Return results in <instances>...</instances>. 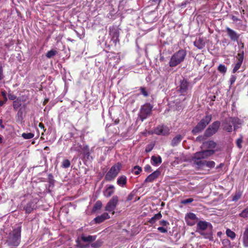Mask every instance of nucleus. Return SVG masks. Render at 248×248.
I'll return each instance as SVG.
<instances>
[{
    "mask_svg": "<svg viewBox=\"0 0 248 248\" xmlns=\"http://www.w3.org/2000/svg\"><path fill=\"white\" fill-rule=\"evenodd\" d=\"M187 54L186 51L180 49L175 52L170 57L169 65L170 67H175L183 62Z\"/></svg>",
    "mask_w": 248,
    "mask_h": 248,
    "instance_id": "f257e3e1",
    "label": "nucleus"
},
{
    "mask_svg": "<svg viewBox=\"0 0 248 248\" xmlns=\"http://www.w3.org/2000/svg\"><path fill=\"white\" fill-rule=\"evenodd\" d=\"M212 118L211 114H206L193 128L192 130L193 134L195 135L202 132L211 122Z\"/></svg>",
    "mask_w": 248,
    "mask_h": 248,
    "instance_id": "f03ea898",
    "label": "nucleus"
},
{
    "mask_svg": "<svg viewBox=\"0 0 248 248\" xmlns=\"http://www.w3.org/2000/svg\"><path fill=\"white\" fill-rule=\"evenodd\" d=\"M122 167V165L120 162H117L114 164L105 175V180L107 181L113 180L120 172Z\"/></svg>",
    "mask_w": 248,
    "mask_h": 248,
    "instance_id": "7ed1b4c3",
    "label": "nucleus"
},
{
    "mask_svg": "<svg viewBox=\"0 0 248 248\" xmlns=\"http://www.w3.org/2000/svg\"><path fill=\"white\" fill-rule=\"evenodd\" d=\"M153 106L147 103L141 106L139 117L142 122L152 114Z\"/></svg>",
    "mask_w": 248,
    "mask_h": 248,
    "instance_id": "20e7f679",
    "label": "nucleus"
},
{
    "mask_svg": "<svg viewBox=\"0 0 248 248\" xmlns=\"http://www.w3.org/2000/svg\"><path fill=\"white\" fill-rule=\"evenodd\" d=\"M21 227H18L14 230L12 236L9 239V245L10 246L17 247L20 241Z\"/></svg>",
    "mask_w": 248,
    "mask_h": 248,
    "instance_id": "39448f33",
    "label": "nucleus"
},
{
    "mask_svg": "<svg viewBox=\"0 0 248 248\" xmlns=\"http://www.w3.org/2000/svg\"><path fill=\"white\" fill-rule=\"evenodd\" d=\"M239 119L235 117H229L226 118L222 123L223 130L231 132L232 130V126L235 128V125L238 121ZM235 128H234L235 129Z\"/></svg>",
    "mask_w": 248,
    "mask_h": 248,
    "instance_id": "423d86ee",
    "label": "nucleus"
},
{
    "mask_svg": "<svg viewBox=\"0 0 248 248\" xmlns=\"http://www.w3.org/2000/svg\"><path fill=\"white\" fill-rule=\"evenodd\" d=\"M119 202V198L117 196H113L108 202L105 207L106 211L110 213L112 215L115 214V209H116Z\"/></svg>",
    "mask_w": 248,
    "mask_h": 248,
    "instance_id": "0eeeda50",
    "label": "nucleus"
},
{
    "mask_svg": "<svg viewBox=\"0 0 248 248\" xmlns=\"http://www.w3.org/2000/svg\"><path fill=\"white\" fill-rule=\"evenodd\" d=\"M220 126V122L218 121H216L213 122L206 129L204 132V136L206 137H210L215 134L218 130Z\"/></svg>",
    "mask_w": 248,
    "mask_h": 248,
    "instance_id": "6e6552de",
    "label": "nucleus"
},
{
    "mask_svg": "<svg viewBox=\"0 0 248 248\" xmlns=\"http://www.w3.org/2000/svg\"><path fill=\"white\" fill-rule=\"evenodd\" d=\"M37 202L36 199L31 200L24 205L23 210L25 211L26 214H29L36 209Z\"/></svg>",
    "mask_w": 248,
    "mask_h": 248,
    "instance_id": "1a4fd4ad",
    "label": "nucleus"
},
{
    "mask_svg": "<svg viewBox=\"0 0 248 248\" xmlns=\"http://www.w3.org/2000/svg\"><path fill=\"white\" fill-rule=\"evenodd\" d=\"M189 82L186 79L181 80L180 85L178 86V92L181 95H185L187 93Z\"/></svg>",
    "mask_w": 248,
    "mask_h": 248,
    "instance_id": "9d476101",
    "label": "nucleus"
},
{
    "mask_svg": "<svg viewBox=\"0 0 248 248\" xmlns=\"http://www.w3.org/2000/svg\"><path fill=\"white\" fill-rule=\"evenodd\" d=\"M226 32L227 34L231 40L232 42H237L239 37L240 34L237 33L235 31L231 29L230 28L227 27L225 28Z\"/></svg>",
    "mask_w": 248,
    "mask_h": 248,
    "instance_id": "9b49d317",
    "label": "nucleus"
},
{
    "mask_svg": "<svg viewBox=\"0 0 248 248\" xmlns=\"http://www.w3.org/2000/svg\"><path fill=\"white\" fill-rule=\"evenodd\" d=\"M192 160L194 165L196 166L197 169H200L205 167V160L199 156H197L196 155L193 154Z\"/></svg>",
    "mask_w": 248,
    "mask_h": 248,
    "instance_id": "f8f14e48",
    "label": "nucleus"
},
{
    "mask_svg": "<svg viewBox=\"0 0 248 248\" xmlns=\"http://www.w3.org/2000/svg\"><path fill=\"white\" fill-rule=\"evenodd\" d=\"M215 153V151L214 150H205L200 152H197L194 154L196 155L197 156H199L200 158L204 159L207 158L209 156H211Z\"/></svg>",
    "mask_w": 248,
    "mask_h": 248,
    "instance_id": "ddd939ff",
    "label": "nucleus"
},
{
    "mask_svg": "<svg viewBox=\"0 0 248 248\" xmlns=\"http://www.w3.org/2000/svg\"><path fill=\"white\" fill-rule=\"evenodd\" d=\"M185 220L188 225L193 226L199 220V218L194 213H188L186 215Z\"/></svg>",
    "mask_w": 248,
    "mask_h": 248,
    "instance_id": "4468645a",
    "label": "nucleus"
},
{
    "mask_svg": "<svg viewBox=\"0 0 248 248\" xmlns=\"http://www.w3.org/2000/svg\"><path fill=\"white\" fill-rule=\"evenodd\" d=\"M110 218V217L108 213L104 212L101 215L97 216L95 217L93 221L96 224H100L107 219H108Z\"/></svg>",
    "mask_w": 248,
    "mask_h": 248,
    "instance_id": "2eb2a0df",
    "label": "nucleus"
},
{
    "mask_svg": "<svg viewBox=\"0 0 248 248\" xmlns=\"http://www.w3.org/2000/svg\"><path fill=\"white\" fill-rule=\"evenodd\" d=\"M160 173L161 172L159 170H155L147 176V177L145 179L144 183H147L154 182L159 177Z\"/></svg>",
    "mask_w": 248,
    "mask_h": 248,
    "instance_id": "dca6fc26",
    "label": "nucleus"
},
{
    "mask_svg": "<svg viewBox=\"0 0 248 248\" xmlns=\"http://www.w3.org/2000/svg\"><path fill=\"white\" fill-rule=\"evenodd\" d=\"M109 34L111 36V40L114 44H116L119 42V32L117 29L113 28L110 29Z\"/></svg>",
    "mask_w": 248,
    "mask_h": 248,
    "instance_id": "f3484780",
    "label": "nucleus"
},
{
    "mask_svg": "<svg viewBox=\"0 0 248 248\" xmlns=\"http://www.w3.org/2000/svg\"><path fill=\"white\" fill-rule=\"evenodd\" d=\"M169 129L166 126H159L154 129V133L157 135H166L169 133Z\"/></svg>",
    "mask_w": 248,
    "mask_h": 248,
    "instance_id": "a211bd4d",
    "label": "nucleus"
},
{
    "mask_svg": "<svg viewBox=\"0 0 248 248\" xmlns=\"http://www.w3.org/2000/svg\"><path fill=\"white\" fill-rule=\"evenodd\" d=\"M115 192V187L113 185L107 186L103 191V195L106 198L110 197Z\"/></svg>",
    "mask_w": 248,
    "mask_h": 248,
    "instance_id": "6ab92c4d",
    "label": "nucleus"
},
{
    "mask_svg": "<svg viewBox=\"0 0 248 248\" xmlns=\"http://www.w3.org/2000/svg\"><path fill=\"white\" fill-rule=\"evenodd\" d=\"M194 45L198 49H202L205 47V42L202 38L199 37L194 42Z\"/></svg>",
    "mask_w": 248,
    "mask_h": 248,
    "instance_id": "aec40b11",
    "label": "nucleus"
},
{
    "mask_svg": "<svg viewBox=\"0 0 248 248\" xmlns=\"http://www.w3.org/2000/svg\"><path fill=\"white\" fill-rule=\"evenodd\" d=\"M117 184L119 186L124 187L127 184V178L125 175H121L118 177L117 180Z\"/></svg>",
    "mask_w": 248,
    "mask_h": 248,
    "instance_id": "412c9836",
    "label": "nucleus"
},
{
    "mask_svg": "<svg viewBox=\"0 0 248 248\" xmlns=\"http://www.w3.org/2000/svg\"><path fill=\"white\" fill-rule=\"evenodd\" d=\"M209 225H211L209 222L205 221H199L197 223V228L201 231H204L207 228Z\"/></svg>",
    "mask_w": 248,
    "mask_h": 248,
    "instance_id": "4be33fe9",
    "label": "nucleus"
},
{
    "mask_svg": "<svg viewBox=\"0 0 248 248\" xmlns=\"http://www.w3.org/2000/svg\"><path fill=\"white\" fill-rule=\"evenodd\" d=\"M183 136L181 135H177L173 138L171 142V145L172 146H175L177 145L183 139Z\"/></svg>",
    "mask_w": 248,
    "mask_h": 248,
    "instance_id": "5701e85b",
    "label": "nucleus"
},
{
    "mask_svg": "<svg viewBox=\"0 0 248 248\" xmlns=\"http://www.w3.org/2000/svg\"><path fill=\"white\" fill-rule=\"evenodd\" d=\"M243 192L240 190H237L235 191V192L232 195V201L233 202H237L239 200H240L242 196Z\"/></svg>",
    "mask_w": 248,
    "mask_h": 248,
    "instance_id": "b1692460",
    "label": "nucleus"
},
{
    "mask_svg": "<svg viewBox=\"0 0 248 248\" xmlns=\"http://www.w3.org/2000/svg\"><path fill=\"white\" fill-rule=\"evenodd\" d=\"M96 238V236L94 235H88L87 236H85L83 235H82L81 236V239L83 242H92L95 240Z\"/></svg>",
    "mask_w": 248,
    "mask_h": 248,
    "instance_id": "393cba45",
    "label": "nucleus"
},
{
    "mask_svg": "<svg viewBox=\"0 0 248 248\" xmlns=\"http://www.w3.org/2000/svg\"><path fill=\"white\" fill-rule=\"evenodd\" d=\"M151 160L153 161L152 165L154 166H157L162 163V158L159 155L157 156L155 155L152 156L151 157Z\"/></svg>",
    "mask_w": 248,
    "mask_h": 248,
    "instance_id": "a878e982",
    "label": "nucleus"
},
{
    "mask_svg": "<svg viewBox=\"0 0 248 248\" xmlns=\"http://www.w3.org/2000/svg\"><path fill=\"white\" fill-rule=\"evenodd\" d=\"M243 243L245 247L248 248V228H246L244 232Z\"/></svg>",
    "mask_w": 248,
    "mask_h": 248,
    "instance_id": "bb28decb",
    "label": "nucleus"
},
{
    "mask_svg": "<svg viewBox=\"0 0 248 248\" xmlns=\"http://www.w3.org/2000/svg\"><path fill=\"white\" fill-rule=\"evenodd\" d=\"M204 146L208 149H214L217 146V143L213 141L209 140L203 143Z\"/></svg>",
    "mask_w": 248,
    "mask_h": 248,
    "instance_id": "cd10ccee",
    "label": "nucleus"
},
{
    "mask_svg": "<svg viewBox=\"0 0 248 248\" xmlns=\"http://www.w3.org/2000/svg\"><path fill=\"white\" fill-rule=\"evenodd\" d=\"M162 217V215L160 213H158L155 215L152 218H151L148 222L151 224H154L157 220L160 219Z\"/></svg>",
    "mask_w": 248,
    "mask_h": 248,
    "instance_id": "c85d7f7f",
    "label": "nucleus"
},
{
    "mask_svg": "<svg viewBox=\"0 0 248 248\" xmlns=\"http://www.w3.org/2000/svg\"><path fill=\"white\" fill-rule=\"evenodd\" d=\"M102 207V203L101 201H97L96 202L95 204H94L93 209H92V212H95L97 210H99L101 209Z\"/></svg>",
    "mask_w": 248,
    "mask_h": 248,
    "instance_id": "c756f323",
    "label": "nucleus"
},
{
    "mask_svg": "<svg viewBox=\"0 0 248 248\" xmlns=\"http://www.w3.org/2000/svg\"><path fill=\"white\" fill-rule=\"evenodd\" d=\"M239 216L244 218H248V206L239 214Z\"/></svg>",
    "mask_w": 248,
    "mask_h": 248,
    "instance_id": "7c9ffc66",
    "label": "nucleus"
},
{
    "mask_svg": "<svg viewBox=\"0 0 248 248\" xmlns=\"http://www.w3.org/2000/svg\"><path fill=\"white\" fill-rule=\"evenodd\" d=\"M103 244V242L101 240H97L95 242L91 244V246L93 248H100Z\"/></svg>",
    "mask_w": 248,
    "mask_h": 248,
    "instance_id": "2f4dec72",
    "label": "nucleus"
},
{
    "mask_svg": "<svg viewBox=\"0 0 248 248\" xmlns=\"http://www.w3.org/2000/svg\"><path fill=\"white\" fill-rule=\"evenodd\" d=\"M70 165L71 162L70 160L67 159H65L62 161L61 167L63 168H68Z\"/></svg>",
    "mask_w": 248,
    "mask_h": 248,
    "instance_id": "473e14b6",
    "label": "nucleus"
},
{
    "mask_svg": "<svg viewBox=\"0 0 248 248\" xmlns=\"http://www.w3.org/2000/svg\"><path fill=\"white\" fill-rule=\"evenodd\" d=\"M226 232L227 235L232 239H233L236 236L235 233L229 229H227Z\"/></svg>",
    "mask_w": 248,
    "mask_h": 248,
    "instance_id": "72a5a7b5",
    "label": "nucleus"
},
{
    "mask_svg": "<svg viewBox=\"0 0 248 248\" xmlns=\"http://www.w3.org/2000/svg\"><path fill=\"white\" fill-rule=\"evenodd\" d=\"M57 52L56 50H53V49H52V50H50L49 51H48L46 53V57L47 58H51L52 57H53V56H54L55 55H56V54H57Z\"/></svg>",
    "mask_w": 248,
    "mask_h": 248,
    "instance_id": "f704fd0d",
    "label": "nucleus"
},
{
    "mask_svg": "<svg viewBox=\"0 0 248 248\" xmlns=\"http://www.w3.org/2000/svg\"><path fill=\"white\" fill-rule=\"evenodd\" d=\"M21 136L24 139L28 140L33 138L34 135L32 133H23Z\"/></svg>",
    "mask_w": 248,
    "mask_h": 248,
    "instance_id": "c9c22d12",
    "label": "nucleus"
},
{
    "mask_svg": "<svg viewBox=\"0 0 248 248\" xmlns=\"http://www.w3.org/2000/svg\"><path fill=\"white\" fill-rule=\"evenodd\" d=\"M215 162L213 161H206L205 160V167L209 168H213L215 166Z\"/></svg>",
    "mask_w": 248,
    "mask_h": 248,
    "instance_id": "e433bc0d",
    "label": "nucleus"
},
{
    "mask_svg": "<svg viewBox=\"0 0 248 248\" xmlns=\"http://www.w3.org/2000/svg\"><path fill=\"white\" fill-rule=\"evenodd\" d=\"M218 71L221 73H225L227 71V67L223 64H220L217 67Z\"/></svg>",
    "mask_w": 248,
    "mask_h": 248,
    "instance_id": "4c0bfd02",
    "label": "nucleus"
},
{
    "mask_svg": "<svg viewBox=\"0 0 248 248\" xmlns=\"http://www.w3.org/2000/svg\"><path fill=\"white\" fill-rule=\"evenodd\" d=\"M242 62H242L237 61L232 69V73H235L238 71V70L240 68Z\"/></svg>",
    "mask_w": 248,
    "mask_h": 248,
    "instance_id": "58836bf2",
    "label": "nucleus"
},
{
    "mask_svg": "<svg viewBox=\"0 0 248 248\" xmlns=\"http://www.w3.org/2000/svg\"><path fill=\"white\" fill-rule=\"evenodd\" d=\"M133 170L135 174L138 175L141 172L142 168L139 166H135L133 168Z\"/></svg>",
    "mask_w": 248,
    "mask_h": 248,
    "instance_id": "ea45409f",
    "label": "nucleus"
},
{
    "mask_svg": "<svg viewBox=\"0 0 248 248\" xmlns=\"http://www.w3.org/2000/svg\"><path fill=\"white\" fill-rule=\"evenodd\" d=\"M140 91L141 93L144 96V97H148L149 96V93L146 90V88L145 87H140Z\"/></svg>",
    "mask_w": 248,
    "mask_h": 248,
    "instance_id": "a19ab883",
    "label": "nucleus"
},
{
    "mask_svg": "<svg viewBox=\"0 0 248 248\" xmlns=\"http://www.w3.org/2000/svg\"><path fill=\"white\" fill-rule=\"evenodd\" d=\"M244 52L243 50H242L241 52H239L237 54V59L238 60L237 61L243 62V60H244Z\"/></svg>",
    "mask_w": 248,
    "mask_h": 248,
    "instance_id": "79ce46f5",
    "label": "nucleus"
},
{
    "mask_svg": "<svg viewBox=\"0 0 248 248\" xmlns=\"http://www.w3.org/2000/svg\"><path fill=\"white\" fill-rule=\"evenodd\" d=\"M21 105L20 101L18 100H16L13 102V108L16 110Z\"/></svg>",
    "mask_w": 248,
    "mask_h": 248,
    "instance_id": "37998d69",
    "label": "nucleus"
},
{
    "mask_svg": "<svg viewBox=\"0 0 248 248\" xmlns=\"http://www.w3.org/2000/svg\"><path fill=\"white\" fill-rule=\"evenodd\" d=\"M243 136H241L239 138H238L236 141V145L239 148H242V143L243 142Z\"/></svg>",
    "mask_w": 248,
    "mask_h": 248,
    "instance_id": "c03bdc74",
    "label": "nucleus"
},
{
    "mask_svg": "<svg viewBox=\"0 0 248 248\" xmlns=\"http://www.w3.org/2000/svg\"><path fill=\"white\" fill-rule=\"evenodd\" d=\"M194 201V199L193 198H189L185 200H182L180 202V203L182 204H186L188 203H190Z\"/></svg>",
    "mask_w": 248,
    "mask_h": 248,
    "instance_id": "a18cd8bd",
    "label": "nucleus"
},
{
    "mask_svg": "<svg viewBox=\"0 0 248 248\" xmlns=\"http://www.w3.org/2000/svg\"><path fill=\"white\" fill-rule=\"evenodd\" d=\"M154 144H148L145 148V152L146 153H149L153 149L154 147Z\"/></svg>",
    "mask_w": 248,
    "mask_h": 248,
    "instance_id": "49530a36",
    "label": "nucleus"
},
{
    "mask_svg": "<svg viewBox=\"0 0 248 248\" xmlns=\"http://www.w3.org/2000/svg\"><path fill=\"white\" fill-rule=\"evenodd\" d=\"M135 196V194L131 192L130 193L126 198V201L129 202L132 201Z\"/></svg>",
    "mask_w": 248,
    "mask_h": 248,
    "instance_id": "de8ad7c7",
    "label": "nucleus"
},
{
    "mask_svg": "<svg viewBox=\"0 0 248 248\" xmlns=\"http://www.w3.org/2000/svg\"><path fill=\"white\" fill-rule=\"evenodd\" d=\"M144 170L147 172H151L152 171L151 166L149 164H147L144 167Z\"/></svg>",
    "mask_w": 248,
    "mask_h": 248,
    "instance_id": "09e8293b",
    "label": "nucleus"
},
{
    "mask_svg": "<svg viewBox=\"0 0 248 248\" xmlns=\"http://www.w3.org/2000/svg\"><path fill=\"white\" fill-rule=\"evenodd\" d=\"M8 96L9 99H10L11 100L15 101V100H16L15 99L16 98V96L15 94L11 93H9L8 94Z\"/></svg>",
    "mask_w": 248,
    "mask_h": 248,
    "instance_id": "8fccbe9b",
    "label": "nucleus"
},
{
    "mask_svg": "<svg viewBox=\"0 0 248 248\" xmlns=\"http://www.w3.org/2000/svg\"><path fill=\"white\" fill-rule=\"evenodd\" d=\"M159 224L163 226H166L169 225V223L166 220H162L159 221Z\"/></svg>",
    "mask_w": 248,
    "mask_h": 248,
    "instance_id": "3c124183",
    "label": "nucleus"
},
{
    "mask_svg": "<svg viewBox=\"0 0 248 248\" xmlns=\"http://www.w3.org/2000/svg\"><path fill=\"white\" fill-rule=\"evenodd\" d=\"M157 230L162 233H166L167 232V229L163 227H159L157 228Z\"/></svg>",
    "mask_w": 248,
    "mask_h": 248,
    "instance_id": "603ef678",
    "label": "nucleus"
},
{
    "mask_svg": "<svg viewBox=\"0 0 248 248\" xmlns=\"http://www.w3.org/2000/svg\"><path fill=\"white\" fill-rule=\"evenodd\" d=\"M236 79V77L235 76H232L230 81L231 85L233 84Z\"/></svg>",
    "mask_w": 248,
    "mask_h": 248,
    "instance_id": "864d4df0",
    "label": "nucleus"
},
{
    "mask_svg": "<svg viewBox=\"0 0 248 248\" xmlns=\"http://www.w3.org/2000/svg\"><path fill=\"white\" fill-rule=\"evenodd\" d=\"M38 126H39L40 128L42 129H43V130L44 131V132H45V131H46V129L45 128V126H44V124H43V123H40L39 124Z\"/></svg>",
    "mask_w": 248,
    "mask_h": 248,
    "instance_id": "5fc2aeb1",
    "label": "nucleus"
},
{
    "mask_svg": "<svg viewBox=\"0 0 248 248\" xmlns=\"http://www.w3.org/2000/svg\"><path fill=\"white\" fill-rule=\"evenodd\" d=\"M3 78V69L2 66L0 67V80H1Z\"/></svg>",
    "mask_w": 248,
    "mask_h": 248,
    "instance_id": "6e6d98bb",
    "label": "nucleus"
},
{
    "mask_svg": "<svg viewBox=\"0 0 248 248\" xmlns=\"http://www.w3.org/2000/svg\"><path fill=\"white\" fill-rule=\"evenodd\" d=\"M232 19L233 21H240V19L238 18L237 17H236L235 16H232Z\"/></svg>",
    "mask_w": 248,
    "mask_h": 248,
    "instance_id": "4d7b16f0",
    "label": "nucleus"
},
{
    "mask_svg": "<svg viewBox=\"0 0 248 248\" xmlns=\"http://www.w3.org/2000/svg\"><path fill=\"white\" fill-rule=\"evenodd\" d=\"M1 95L3 97L6 96V92L5 90L1 91Z\"/></svg>",
    "mask_w": 248,
    "mask_h": 248,
    "instance_id": "13d9d810",
    "label": "nucleus"
},
{
    "mask_svg": "<svg viewBox=\"0 0 248 248\" xmlns=\"http://www.w3.org/2000/svg\"><path fill=\"white\" fill-rule=\"evenodd\" d=\"M79 247L80 248H88L89 247V245L87 244L85 245H80Z\"/></svg>",
    "mask_w": 248,
    "mask_h": 248,
    "instance_id": "bf43d9fd",
    "label": "nucleus"
},
{
    "mask_svg": "<svg viewBox=\"0 0 248 248\" xmlns=\"http://www.w3.org/2000/svg\"><path fill=\"white\" fill-rule=\"evenodd\" d=\"M224 166V164L223 163H220L218 166H217V167H216V169H219V168H221L223 167Z\"/></svg>",
    "mask_w": 248,
    "mask_h": 248,
    "instance_id": "052dcab7",
    "label": "nucleus"
},
{
    "mask_svg": "<svg viewBox=\"0 0 248 248\" xmlns=\"http://www.w3.org/2000/svg\"><path fill=\"white\" fill-rule=\"evenodd\" d=\"M202 140V136H199L197 138H196V140L197 141H201V140Z\"/></svg>",
    "mask_w": 248,
    "mask_h": 248,
    "instance_id": "680f3d73",
    "label": "nucleus"
},
{
    "mask_svg": "<svg viewBox=\"0 0 248 248\" xmlns=\"http://www.w3.org/2000/svg\"><path fill=\"white\" fill-rule=\"evenodd\" d=\"M5 103L3 100H0V107L2 106Z\"/></svg>",
    "mask_w": 248,
    "mask_h": 248,
    "instance_id": "e2e57ef3",
    "label": "nucleus"
},
{
    "mask_svg": "<svg viewBox=\"0 0 248 248\" xmlns=\"http://www.w3.org/2000/svg\"><path fill=\"white\" fill-rule=\"evenodd\" d=\"M2 120H0V127H1L2 128H4V125L2 124Z\"/></svg>",
    "mask_w": 248,
    "mask_h": 248,
    "instance_id": "0e129e2a",
    "label": "nucleus"
},
{
    "mask_svg": "<svg viewBox=\"0 0 248 248\" xmlns=\"http://www.w3.org/2000/svg\"><path fill=\"white\" fill-rule=\"evenodd\" d=\"M5 103L6 102V101H7V96H5V97H3V100Z\"/></svg>",
    "mask_w": 248,
    "mask_h": 248,
    "instance_id": "69168bd1",
    "label": "nucleus"
},
{
    "mask_svg": "<svg viewBox=\"0 0 248 248\" xmlns=\"http://www.w3.org/2000/svg\"><path fill=\"white\" fill-rule=\"evenodd\" d=\"M152 0L154 2H158V3H159L161 1V0Z\"/></svg>",
    "mask_w": 248,
    "mask_h": 248,
    "instance_id": "338daca9",
    "label": "nucleus"
},
{
    "mask_svg": "<svg viewBox=\"0 0 248 248\" xmlns=\"http://www.w3.org/2000/svg\"><path fill=\"white\" fill-rule=\"evenodd\" d=\"M215 99H216V96L213 95V98H212V100L214 101L215 100Z\"/></svg>",
    "mask_w": 248,
    "mask_h": 248,
    "instance_id": "774afa93",
    "label": "nucleus"
}]
</instances>
